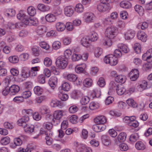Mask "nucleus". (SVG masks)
I'll return each instance as SVG.
<instances>
[{
	"mask_svg": "<svg viewBox=\"0 0 152 152\" xmlns=\"http://www.w3.org/2000/svg\"><path fill=\"white\" fill-rule=\"evenodd\" d=\"M24 131L28 133H31L33 134L36 135L37 137H38L40 134V130L37 128H34V125L26 124L23 126Z\"/></svg>",
	"mask_w": 152,
	"mask_h": 152,
	"instance_id": "f257e3e1",
	"label": "nucleus"
},
{
	"mask_svg": "<svg viewBox=\"0 0 152 152\" xmlns=\"http://www.w3.org/2000/svg\"><path fill=\"white\" fill-rule=\"evenodd\" d=\"M118 29L114 26L109 27L105 29V36L110 39H113L117 35Z\"/></svg>",
	"mask_w": 152,
	"mask_h": 152,
	"instance_id": "f03ea898",
	"label": "nucleus"
},
{
	"mask_svg": "<svg viewBox=\"0 0 152 152\" xmlns=\"http://www.w3.org/2000/svg\"><path fill=\"white\" fill-rule=\"evenodd\" d=\"M68 60L62 56L58 57L56 59V63L58 67L64 69L66 67L68 64Z\"/></svg>",
	"mask_w": 152,
	"mask_h": 152,
	"instance_id": "7ed1b4c3",
	"label": "nucleus"
},
{
	"mask_svg": "<svg viewBox=\"0 0 152 152\" xmlns=\"http://www.w3.org/2000/svg\"><path fill=\"white\" fill-rule=\"evenodd\" d=\"M104 61L105 63L109 64L112 66L115 65L118 63L117 58L112 54L105 56Z\"/></svg>",
	"mask_w": 152,
	"mask_h": 152,
	"instance_id": "20e7f679",
	"label": "nucleus"
},
{
	"mask_svg": "<svg viewBox=\"0 0 152 152\" xmlns=\"http://www.w3.org/2000/svg\"><path fill=\"white\" fill-rule=\"evenodd\" d=\"M97 8L99 11L102 12L110 10L111 7L110 4L108 3L107 4H104L100 3L97 5Z\"/></svg>",
	"mask_w": 152,
	"mask_h": 152,
	"instance_id": "39448f33",
	"label": "nucleus"
},
{
	"mask_svg": "<svg viewBox=\"0 0 152 152\" xmlns=\"http://www.w3.org/2000/svg\"><path fill=\"white\" fill-rule=\"evenodd\" d=\"M138 70L136 69H132L129 74V77L132 81H135L138 78L139 75Z\"/></svg>",
	"mask_w": 152,
	"mask_h": 152,
	"instance_id": "423d86ee",
	"label": "nucleus"
},
{
	"mask_svg": "<svg viewBox=\"0 0 152 152\" xmlns=\"http://www.w3.org/2000/svg\"><path fill=\"white\" fill-rule=\"evenodd\" d=\"M10 91L9 94L10 95H14L18 93L20 90L19 86L16 85H13L9 88Z\"/></svg>",
	"mask_w": 152,
	"mask_h": 152,
	"instance_id": "0eeeda50",
	"label": "nucleus"
},
{
	"mask_svg": "<svg viewBox=\"0 0 152 152\" xmlns=\"http://www.w3.org/2000/svg\"><path fill=\"white\" fill-rule=\"evenodd\" d=\"M29 120V118L28 115H26L19 119L17 121L18 124L20 126H24L27 124V123Z\"/></svg>",
	"mask_w": 152,
	"mask_h": 152,
	"instance_id": "6e6552de",
	"label": "nucleus"
},
{
	"mask_svg": "<svg viewBox=\"0 0 152 152\" xmlns=\"http://www.w3.org/2000/svg\"><path fill=\"white\" fill-rule=\"evenodd\" d=\"M57 80V78L56 76H53L51 77L49 80V84L53 89H54L56 86Z\"/></svg>",
	"mask_w": 152,
	"mask_h": 152,
	"instance_id": "1a4fd4ad",
	"label": "nucleus"
},
{
	"mask_svg": "<svg viewBox=\"0 0 152 152\" xmlns=\"http://www.w3.org/2000/svg\"><path fill=\"white\" fill-rule=\"evenodd\" d=\"M106 126L104 124H98L94 125L92 126V129L94 131L98 132L103 131L106 129Z\"/></svg>",
	"mask_w": 152,
	"mask_h": 152,
	"instance_id": "9d476101",
	"label": "nucleus"
},
{
	"mask_svg": "<svg viewBox=\"0 0 152 152\" xmlns=\"http://www.w3.org/2000/svg\"><path fill=\"white\" fill-rule=\"evenodd\" d=\"M107 121L106 117L103 115L98 116L94 119V121L98 124H104Z\"/></svg>",
	"mask_w": 152,
	"mask_h": 152,
	"instance_id": "9b49d317",
	"label": "nucleus"
},
{
	"mask_svg": "<svg viewBox=\"0 0 152 152\" xmlns=\"http://www.w3.org/2000/svg\"><path fill=\"white\" fill-rule=\"evenodd\" d=\"M85 21L86 23H90L93 21L94 18V15L92 13L87 12L84 15Z\"/></svg>",
	"mask_w": 152,
	"mask_h": 152,
	"instance_id": "f8f14e48",
	"label": "nucleus"
},
{
	"mask_svg": "<svg viewBox=\"0 0 152 152\" xmlns=\"http://www.w3.org/2000/svg\"><path fill=\"white\" fill-rule=\"evenodd\" d=\"M55 27L56 30L59 32L63 31L66 28V26L63 23L58 22L56 23Z\"/></svg>",
	"mask_w": 152,
	"mask_h": 152,
	"instance_id": "ddd939ff",
	"label": "nucleus"
},
{
	"mask_svg": "<svg viewBox=\"0 0 152 152\" xmlns=\"http://www.w3.org/2000/svg\"><path fill=\"white\" fill-rule=\"evenodd\" d=\"M135 34V32L134 31H128L124 34L125 38L126 40L132 39L134 38Z\"/></svg>",
	"mask_w": 152,
	"mask_h": 152,
	"instance_id": "4468645a",
	"label": "nucleus"
},
{
	"mask_svg": "<svg viewBox=\"0 0 152 152\" xmlns=\"http://www.w3.org/2000/svg\"><path fill=\"white\" fill-rule=\"evenodd\" d=\"M117 93L119 95H121L124 94L126 91V89L122 85H118L116 88Z\"/></svg>",
	"mask_w": 152,
	"mask_h": 152,
	"instance_id": "2eb2a0df",
	"label": "nucleus"
},
{
	"mask_svg": "<svg viewBox=\"0 0 152 152\" xmlns=\"http://www.w3.org/2000/svg\"><path fill=\"white\" fill-rule=\"evenodd\" d=\"M73 8L70 6H67L64 8V14L67 16H71L73 15Z\"/></svg>",
	"mask_w": 152,
	"mask_h": 152,
	"instance_id": "dca6fc26",
	"label": "nucleus"
},
{
	"mask_svg": "<svg viewBox=\"0 0 152 152\" xmlns=\"http://www.w3.org/2000/svg\"><path fill=\"white\" fill-rule=\"evenodd\" d=\"M112 39L106 37L102 40L103 45L106 48H108L111 46Z\"/></svg>",
	"mask_w": 152,
	"mask_h": 152,
	"instance_id": "f3484780",
	"label": "nucleus"
},
{
	"mask_svg": "<svg viewBox=\"0 0 152 152\" xmlns=\"http://www.w3.org/2000/svg\"><path fill=\"white\" fill-rule=\"evenodd\" d=\"M46 32V28L44 26H38L37 29V33L39 36H42Z\"/></svg>",
	"mask_w": 152,
	"mask_h": 152,
	"instance_id": "a211bd4d",
	"label": "nucleus"
},
{
	"mask_svg": "<svg viewBox=\"0 0 152 152\" xmlns=\"http://www.w3.org/2000/svg\"><path fill=\"white\" fill-rule=\"evenodd\" d=\"M45 134L46 136L45 138L46 143L48 145H51L53 142V139L50 137V131L45 132Z\"/></svg>",
	"mask_w": 152,
	"mask_h": 152,
	"instance_id": "6ab92c4d",
	"label": "nucleus"
},
{
	"mask_svg": "<svg viewBox=\"0 0 152 152\" xmlns=\"http://www.w3.org/2000/svg\"><path fill=\"white\" fill-rule=\"evenodd\" d=\"M4 14L8 17H12L15 15V11L12 9H7L4 12Z\"/></svg>",
	"mask_w": 152,
	"mask_h": 152,
	"instance_id": "aec40b11",
	"label": "nucleus"
},
{
	"mask_svg": "<svg viewBox=\"0 0 152 152\" xmlns=\"http://www.w3.org/2000/svg\"><path fill=\"white\" fill-rule=\"evenodd\" d=\"M46 20L49 22H53L56 21V16L51 13L48 14L45 17Z\"/></svg>",
	"mask_w": 152,
	"mask_h": 152,
	"instance_id": "412c9836",
	"label": "nucleus"
},
{
	"mask_svg": "<svg viewBox=\"0 0 152 152\" xmlns=\"http://www.w3.org/2000/svg\"><path fill=\"white\" fill-rule=\"evenodd\" d=\"M75 145L76 146V149L77 152H84L86 149L83 146V145L80 144L77 142L74 143Z\"/></svg>",
	"mask_w": 152,
	"mask_h": 152,
	"instance_id": "4be33fe9",
	"label": "nucleus"
},
{
	"mask_svg": "<svg viewBox=\"0 0 152 152\" xmlns=\"http://www.w3.org/2000/svg\"><path fill=\"white\" fill-rule=\"evenodd\" d=\"M38 9L42 12H45L50 10V7L48 6H46L42 4H39L37 6Z\"/></svg>",
	"mask_w": 152,
	"mask_h": 152,
	"instance_id": "5701e85b",
	"label": "nucleus"
},
{
	"mask_svg": "<svg viewBox=\"0 0 152 152\" xmlns=\"http://www.w3.org/2000/svg\"><path fill=\"white\" fill-rule=\"evenodd\" d=\"M120 6L125 9H128L131 7V3L127 1H121L120 3Z\"/></svg>",
	"mask_w": 152,
	"mask_h": 152,
	"instance_id": "b1692460",
	"label": "nucleus"
},
{
	"mask_svg": "<svg viewBox=\"0 0 152 152\" xmlns=\"http://www.w3.org/2000/svg\"><path fill=\"white\" fill-rule=\"evenodd\" d=\"M116 82L118 83H124L126 80V77L124 75H118L115 79Z\"/></svg>",
	"mask_w": 152,
	"mask_h": 152,
	"instance_id": "393cba45",
	"label": "nucleus"
},
{
	"mask_svg": "<svg viewBox=\"0 0 152 152\" xmlns=\"http://www.w3.org/2000/svg\"><path fill=\"white\" fill-rule=\"evenodd\" d=\"M118 48L120 49L121 51H122L125 53H127L129 51L128 47L123 44H119L118 45Z\"/></svg>",
	"mask_w": 152,
	"mask_h": 152,
	"instance_id": "a878e982",
	"label": "nucleus"
},
{
	"mask_svg": "<svg viewBox=\"0 0 152 152\" xmlns=\"http://www.w3.org/2000/svg\"><path fill=\"white\" fill-rule=\"evenodd\" d=\"M77 78L76 75L73 74H70L67 75L66 79L69 81L74 82L77 80Z\"/></svg>",
	"mask_w": 152,
	"mask_h": 152,
	"instance_id": "bb28decb",
	"label": "nucleus"
},
{
	"mask_svg": "<svg viewBox=\"0 0 152 152\" xmlns=\"http://www.w3.org/2000/svg\"><path fill=\"white\" fill-rule=\"evenodd\" d=\"M92 83V80L89 78L85 79L83 82V85L86 87H89L91 86Z\"/></svg>",
	"mask_w": 152,
	"mask_h": 152,
	"instance_id": "cd10ccee",
	"label": "nucleus"
},
{
	"mask_svg": "<svg viewBox=\"0 0 152 152\" xmlns=\"http://www.w3.org/2000/svg\"><path fill=\"white\" fill-rule=\"evenodd\" d=\"M135 147L138 150H143L145 148V145L141 141L137 142L135 144Z\"/></svg>",
	"mask_w": 152,
	"mask_h": 152,
	"instance_id": "c85d7f7f",
	"label": "nucleus"
},
{
	"mask_svg": "<svg viewBox=\"0 0 152 152\" xmlns=\"http://www.w3.org/2000/svg\"><path fill=\"white\" fill-rule=\"evenodd\" d=\"M63 111L62 110L56 111L53 113V117L55 118L60 119L63 115Z\"/></svg>",
	"mask_w": 152,
	"mask_h": 152,
	"instance_id": "c756f323",
	"label": "nucleus"
},
{
	"mask_svg": "<svg viewBox=\"0 0 152 152\" xmlns=\"http://www.w3.org/2000/svg\"><path fill=\"white\" fill-rule=\"evenodd\" d=\"M62 104L61 101L56 100H52L50 103V105L53 107H58L61 108L62 106Z\"/></svg>",
	"mask_w": 152,
	"mask_h": 152,
	"instance_id": "7c9ffc66",
	"label": "nucleus"
},
{
	"mask_svg": "<svg viewBox=\"0 0 152 152\" xmlns=\"http://www.w3.org/2000/svg\"><path fill=\"white\" fill-rule=\"evenodd\" d=\"M102 139V143L105 145H109L111 143V140L110 138L107 136H103Z\"/></svg>",
	"mask_w": 152,
	"mask_h": 152,
	"instance_id": "2f4dec72",
	"label": "nucleus"
},
{
	"mask_svg": "<svg viewBox=\"0 0 152 152\" xmlns=\"http://www.w3.org/2000/svg\"><path fill=\"white\" fill-rule=\"evenodd\" d=\"M137 37L139 39L143 42H145L147 40L146 35L143 32H138L137 34Z\"/></svg>",
	"mask_w": 152,
	"mask_h": 152,
	"instance_id": "473e14b6",
	"label": "nucleus"
},
{
	"mask_svg": "<svg viewBox=\"0 0 152 152\" xmlns=\"http://www.w3.org/2000/svg\"><path fill=\"white\" fill-rule=\"evenodd\" d=\"M126 134L124 132H121L118 135L117 139L118 141L120 142L124 141L126 140Z\"/></svg>",
	"mask_w": 152,
	"mask_h": 152,
	"instance_id": "72a5a7b5",
	"label": "nucleus"
},
{
	"mask_svg": "<svg viewBox=\"0 0 152 152\" xmlns=\"http://www.w3.org/2000/svg\"><path fill=\"white\" fill-rule=\"evenodd\" d=\"M28 13L29 15L33 16L36 13V10L35 8L32 6H30L27 9Z\"/></svg>",
	"mask_w": 152,
	"mask_h": 152,
	"instance_id": "f704fd0d",
	"label": "nucleus"
},
{
	"mask_svg": "<svg viewBox=\"0 0 152 152\" xmlns=\"http://www.w3.org/2000/svg\"><path fill=\"white\" fill-rule=\"evenodd\" d=\"M92 95L94 96V98H99L101 95V92L100 89L99 88H96L94 89L93 91L92 92Z\"/></svg>",
	"mask_w": 152,
	"mask_h": 152,
	"instance_id": "c9c22d12",
	"label": "nucleus"
},
{
	"mask_svg": "<svg viewBox=\"0 0 152 152\" xmlns=\"http://www.w3.org/2000/svg\"><path fill=\"white\" fill-rule=\"evenodd\" d=\"M98 35L97 34L94 32H92L91 34H90L88 37L89 40L91 41L94 42L96 41L98 39Z\"/></svg>",
	"mask_w": 152,
	"mask_h": 152,
	"instance_id": "e433bc0d",
	"label": "nucleus"
},
{
	"mask_svg": "<svg viewBox=\"0 0 152 152\" xmlns=\"http://www.w3.org/2000/svg\"><path fill=\"white\" fill-rule=\"evenodd\" d=\"M127 104L130 106L135 108L137 106V104L132 99H129L126 101Z\"/></svg>",
	"mask_w": 152,
	"mask_h": 152,
	"instance_id": "4c0bfd02",
	"label": "nucleus"
},
{
	"mask_svg": "<svg viewBox=\"0 0 152 152\" xmlns=\"http://www.w3.org/2000/svg\"><path fill=\"white\" fill-rule=\"evenodd\" d=\"M89 40L88 37L83 38L81 41V43L83 46L86 47H88L89 45Z\"/></svg>",
	"mask_w": 152,
	"mask_h": 152,
	"instance_id": "58836bf2",
	"label": "nucleus"
},
{
	"mask_svg": "<svg viewBox=\"0 0 152 152\" xmlns=\"http://www.w3.org/2000/svg\"><path fill=\"white\" fill-rule=\"evenodd\" d=\"M19 24L20 23L18 22L14 23L12 22H10L8 23L7 26L10 29H13L19 28Z\"/></svg>",
	"mask_w": 152,
	"mask_h": 152,
	"instance_id": "ea45409f",
	"label": "nucleus"
},
{
	"mask_svg": "<svg viewBox=\"0 0 152 152\" xmlns=\"http://www.w3.org/2000/svg\"><path fill=\"white\" fill-rule=\"evenodd\" d=\"M82 66H77L75 68V71L77 73L82 72L86 67V64H82Z\"/></svg>",
	"mask_w": 152,
	"mask_h": 152,
	"instance_id": "a19ab883",
	"label": "nucleus"
},
{
	"mask_svg": "<svg viewBox=\"0 0 152 152\" xmlns=\"http://www.w3.org/2000/svg\"><path fill=\"white\" fill-rule=\"evenodd\" d=\"M139 138L137 133H134L131 134L129 140L132 142H134L137 140Z\"/></svg>",
	"mask_w": 152,
	"mask_h": 152,
	"instance_id": "79ce46f5",
	"label": "nucleus"
},
{
	"mask_svg": "<svg viewBox=\"0 0 152 152\" xmlns=\"http://www.w3.org/2000/svg\"><path fill=\"white\" fill-rule=\"evenodd\" d=\"M38 71V69L37 67H32L31 70L29 71V75L32 76H35L37 75Z\"/></svg>",
	"mask_w": 152,
	"mask_h": 152,
	"instance_id": "37998d69",
	"label": "nucleus"
},
{
	"mask_svg": "<svg viewBox=\"0 0 152 152\" xmlns=\"http://www.w3.org/2000/svg\"><path fill=\"white\" fill-rule=\"evenodd\" d=\"M135 10L140 15H142L143 14V7L138 5H136L134 7Z\"/></svg>",
	"mask_w": 152,
	"mask_h": 152,
	"instance_id": "c03bdc74",
	"label": "nucleus"
},
{
	"mask_svg": "<svg viewBox=\"0 0 152 152\" xmlns=\"http://www.w3.org/2000/svg\"><path fill=\"white\" fill-rule=\"evenodd\" d=\"M9 61L13 64L18 63L19 61V58L18 56H10L9 58Z\"/></svg>",
	"mask_w": 152,
	"mask_h": 152,
	"instance_id": "a18cd8bd",
	"label": "nucleus"
},
{
	"mask_svg": "<svg viewBox=\"0 0 152 152\" xmlns=\"http://www.w3.org/2000/svg\"><path fill=\"white\" fill-rule=\"evenodd\" d=\"M10 139L8 137H6L1 139L0 142L1 144L3 145H6L10 142Z\"/></svg>",
	"mask_w": 152,
	"mask_h": 152,
	"instance_id": "49530a36",
	"label": "nucleus"
},
{
	"mask_svg": "<svg viewBox=\"0 0 152 152\" xmlns=\"http://www.w3.org/2000/svg\"><path fill=\"white\" fill-rule=\"evenodd\" d=\"M102 49L99 47L96 48L94 51V55L96 57H99L102 53Z\"/></svg>",
	"mask_w": 152,
	"mask_h": 152,
	"instance_id": "de8ad7c7",
	"label": "nucleus"
},
{
	"mask_svg": "<svg viewBox=\"0 0 152 152\" xmlns=\"http://www.w3.org/2000/svg\"><path fill=\"white\" fill-rule=\"evenodd\" d=\"M75 10L78 13H80L83 11V5L81 4H77L75 8Z\"/></svg>",
	"mask_w": 152,
	"mask_h": 152,
	"instance_id": "09e8293b",
	"label": "nucleus"
},
{
	"mask_svg": "<svg viewBox=\"0 0 152 152\" xmlns=\"http://www.w3.org/2000/svg\"><path fill=\"white\" fill-rule=\"evenodd\" d=\"M34 91L35 94L38 95H39L42 93V89L39 86H37L34 88Z\"/></svg>",
	"mask_w": 152,
	"mask_h": 152,
	"instance_id": "8fccbe9b",
	"label": "nucleus"
},
{
	"mask_svg": "<svg viewBox=\"0 0 152 152\" xmlns=\"http://www.w3.org/2000/svg\"><path fill=\"white\" fill-rule=\"evenodd\" d=\"M20 75L21 77L23 78H28L30 76L29 73V70L28 69H23L22 73Z\"/></svg>",
	"mask_w": 152,
	"mask_h": 152,
	"instance_id": "3c124183",
	"label": "nucleus"
},
{
	"mask_svg": "<svg viewBox=\"0 0 152 152\" xmlns=\"http://www.w3.org/2000/svg\"><path fill=\"white\" fill-rule=\"evenodd\" d=\"M17 16L19 20L22 21L24 18H26V16L24 13L23 11H20L19 13L17 15Z\"/></svg>",
	"mask_w": 152,
	"mask_h": 152,
	"instance_id": "603ef678",
	"label": "nucleus"
},
{
	"mask_svg": "<svg viewBox=\"0 0 152 152\" xmlns=\"http://www.w3.org/2000/svg\"><path fill=\"white\" fill-rule=\"evenodd\" d=\"M99 106V104L98 103L92 102L90 104L89 107L91 110H94L98 108Z\"/></svg>",
	"mask_w": 152,
	"mask_h": 152,
	"instance_id": "864d4df0",
	"label": "nucleus"
},
{
	"mask_svg": "<svg viewBox=\"0 0 152 152\" xmlns=\"http://www.w3.org/2000/svg\"><path fill=\"white\" fill-rule=\"evenodd\" d=\"M134 49L135 52L137 53L141 52V46L140 44L138 43H135L134 46Z\"/></svg>",
	"mask_w": 152,
	"mask_h": 152,
	"instance_id": "5fc2aeb1",
	"label": "nucleus"
},
{
	"mask_svg": "<svg viewBox=\"0 0 152 152\" xmlns=\"http://www.w3.org/2000/svg\"><path fill=\"white\" fill-rule=\"evenodd\" d=\"M7 38V41L9 42H11L15 39V37L13 34L10 32L8 33Z\"/></svg>",
	"mask_w": 152,
	"mask_h": 152,
	"instance_id": "6e6d98bb",
	"label": "nucleus"
},
{
	"mask_svg": "<svg viewBox=\"0 0 152 152\" xmlns=\"http://www.w3.org/2000/svg\"><path fill=\"white\" fill-rule=\"evenodd\" d=\"M90 101L89 97L87 96H84L82 98L80 103L83 105H85L88 103Z\"/></svg>",
	"mask_w": 152,
	"mask_h": 152,
	"instance_id": "4d7b16f0",
	"label": "nucleus"
},
{
	"mask_svg": "<svg viewBox=\"0 0 152 152\" xmlns=\"http://www.w3.org/2000/svg\"><path fill=\"white\" fill-rule=\"evenodd\" d=\"M128 125L134 128L137 127L139 125V123L137 121H129L128 122Z\"/></svg>",
	"mask_w": 152,
	"mask_h": 152,
	"instance_id": "13d9d810",
	"label": "nucleus"
},
{
	"mask_svg": "<svg viewBox=\"0 0 152 152\" xmlns=\"http://www.w3.org/2000/svg\"><path fill=\"white\" fill-rule=\"evenodd\" d=\"M31 93L29 91H26L23 92L22 96L23 98H27L30 97L31 95Z\"/></svg>",
	"mask_w": 152,
	"mask_h": 152,
	"instance_id": "bf43d9fd",
	"label": "nucleus"
},
{
	"mask_svg": "<svg viewBox=\"0 0 152 152\" xmlns=\"http://www.w3.org/2000/svg\"><path fill=\"white\" fill-rule=\"evenodd\" d=\"M113 55L116 58H120L122 56V53L120 49L118 48L115 50Z\"/></svg>",
	"mask_w": 152,
	"mask_h": 152,
	"instance_id": "052dcab7",
	"label": "nucleus"
},
{
	"mask_svg": "<svg viewBox=\"0 0 152 152\" xmlns=\"http://www.w3.org/2000/svg\"><path fill=\"white\" fill-rule=\"evenodd\" d=\"M61 45V44L60 42L58 41H56L53 43L52 46L54 49L57 50L60 48Z\"/></svg>",
	"mask_w": 152,
	"mask_h": 152,
	"instance_id": "680f3d73",
	"label": "nucleus"
},
{
	"mask_svg": "<svg viewBox=\"0 0 152 152\" xmlns=\"http://www.w3.org/2000/svg\"><path fill=\"white\" fill-rule=\"evenodd\" d=\"M43 126L44 128L48 130L46 132L50 131L49 130L52 128L53 124L52 123L49 122L44 123L43 124Z\"/></svg>",
	"mask_w": 152,
	"mask_h": 152,
	"instance_id": "e2e57ef3",
	"label": "nucleus"
},
{
	"mask_svg": "<svg viewBox=\"0 0 152 152\" xmlns=\"http://www.w3.org/2000/svg\"><path fill=\"white\" fill-rule=\"evenodd\" d=\"M148 24L147 23L145 22H143L142 23H139L138 26V28H140L142 30H145L148 28Z\"/></svg>",
	"mask_w": 152,
	"mask_h": 152,
	"instance_id": "0e129e2a",
	"label": "nucleus"
},
{
	"mask_svg": "<svg viewBox=\"0 0 152 152\" xmlns=\"http://www.w3.org/2000/svg\"><path fill=\"white\" fill-rule=\"evenodd\" d=\"M14 142L16 146H19L22 144V141L20 138H16L14 139Z\"/></svg>",
	"mask_w": 152,
	"mask_h": 152,
	"instance_id": "69168bd1",
	"label": "nucleus"
},
{
	"mask_svg": "<svg viewBox=\"0 0 152 152\" xmlns=\"http://www.w3.org/2000/svg\"><path fill=\"white\" fill-rule=\"evenodd\" d=\"M58 97L62 101H66L68 98V95L66 94L60 93L58 95Z\"/></svg>",
	"mask_w": 152,
	"mask_h": 152,
	"instance_id": "338daca9",
	"label": "nucleus"
},
{
	"mask_svg": "<svg viewBox=\"0 0 152 152\" xmlns=\"http://www.w3.org/2000/svg\"><path fill=\"white\" fill-rule=\"evenodd\" d=\"M62 88L63 90L68 91L70 88V86L68 83L64 82L62 84Z\"/></svg>",
	"mask_w": 152,
	"mask_h": 152,
	"instance_id": "774afa93",
	"label": "nucleus"
}]
</instances>
